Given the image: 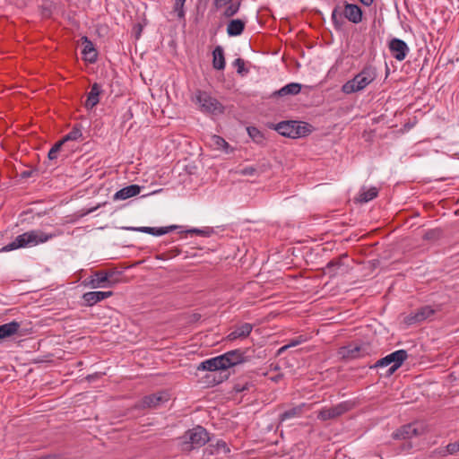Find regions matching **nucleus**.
Masks as SVG:
<instances>
[{
	"instance_id": "nucleus-47",
	"label": "nucleus",
	"mask_w": 459,
	"mask_h": 459,
	"mask_svg": "<svg viewBox=\"0 0 459 459\" xmlns=\"http://www.w3.org/2000/svg\"><path fill=\"white\" fill-rule=\"evenodd\" d=\"M34 173H36L35 169H28L21 172H17V176L20 177L22 179H26L32 177Z\"/></svg>"
},
{
	"instance_id": "nucleus-31",
	"label": "nucleus",
	"mask_w": 459,
	"mask_h": 459,
	"mask_svg": "<svg viewBox=\"0 0 459 459\" xmlns=\"http://www.w3.org/2000/svg\"><path fill=\"white\" fill-rule=\"evenodd\" d=\"M82 126L80 124H75L72 130L65 134L61 140L65 143L68 141H76L78 139L82 138Z\"/></svg>"
},
{
	"instance_id": "nucleus-53",
	"label": "nucleus",
	"mask_w": 459,
	"mask_h": 459,
	"mask_svg": "<svg viewBox=\"0 0 459 459\" xmlns=\"http://www.w3.org/2000/svg\"><path fill=\"white\" fill-rule=\"evenodd\" d=\"M180 253H181V249H179L178 247H173L168 251L169 257H175V256L178 255Z\"/></svg>"
},
{
	"instance_id": "nucleus-21",
	"label": "nucleus",
	"mask_w": 459,
	"mask_h": 459,
	"mask_svg": "<svg viewBox=\"0 0 459 459\" xmlns=\"http://www.w3.org/2000/svg\"><path fill=\"white\" fill-rule=\"evenodd\" d=\"M101 92V86L99 83L94 82L91 87V91L87 95V100L84 104L87 109L93 108L100 102L99 97Z\"/></svg>"
},
{
	"instance_id": "nucleus-52",
	"label": "nucleus",
	"mask_w": 459,
	"mask_h": 459,
	"mask_svg": "<svg viewBox=\"0 0 459 459\" xmlns=\"http://www.w3.org/2000/svg\"><path fill=\"white\" fill-rule=\"evenodd\" d=\"M202 316L199 313H193L188 316L187 323L195 324L201 319Z\"/></svg>"
},
{
	"instance_id": "nucleus-50",
	"label": "nucleus",
	"mask_w": 459,
	"mask_h": 459,
	"mask_svg": "<svg viewBox=\"0 0 459 459\" xmlns=\"http://www.w3.org/2000/svg\"><path fill=\"white\" fill-rule=\"evenodd\" d=\"M233 0H214V6L216 10H219L224 6H226L228 4L232 2Z\"/></svg>"
},
{
	"instance_id": "nucleus-4",
	"label": "nucleus",
	"mask_w": 459,
	"mask_h": 459,
	"mask_svg": "<svg viewBox=\"0 0 459 459\" xmlns=\"http://www.w3.org/2000/svg\"><path fill=\"white\" fill-rule=\"evenodd\" d=\"M121 275L122 272L116 269L100 270L91 275L89 284L93 289L114 287L120 281Z\"/></svg>"
},
{
	"instance_id": "nucleus-44",
	"label": "nucleus",
	"mask_w": 459,
	"mask_h": 459,
	"mask_svg": "<svg viewBox=\"0 0 459 459\" xmlns=\"http://www.w3.org/2000/svg\"><path fill=\"white\" fill-rule=\"evenodd\" d=\"M254 385L252 384H249V383H246V384H236L233 387L234 391L236 393H242V392H245V391H248L250 387H253Z\"/></svg>"
},
{
	"instance_id": "nucleus-27",
	"label": "nucleus",
	"mask_w": 459,
	"mask_h": 459,
	"mask_svg": "<svg viewBox=\"0 0 459 459\" xmlns=\"http://www.w3.org/2000/svg\"><path fill=\"white\" fill-rule=\"evenodd\" d=\"M305 406H306L305 403H301L299 405H297L295 407H292V408L285 411L284 412L280 414V416H279L280 421L282 422L286 420L301 416L304 412Z\"/></svg>"
},
{
	"instance_id": "nucleus-48",
	"label": "nucleus",
	"mask_w": 459,
	"mask_h": 459,
	"mask_svg": "<svg viewBox=\"0 0 459 459\" xmlns=\"http://www.w3.org/2000/svg\"><path fill=\"white\" fill-rule=\"evenodd\" d=\"M306 341H307V338L304 335H299L297 338L290 340L288 344L290 348V347H295L297 345H299Z\"/></svg>"
},
{
	"instance_id": "nucleus-12",
	"label": "nucleus",
	"mask_w": 459,
	"mask_h": 459,
	"mask_svg": "<svg viewBox=\"0 0 459 459\" xmlns=\"http://www.w3.org/2000/svg\"><path fill=\"white\" fill-rule=\"evenodd\" d=\"M169 399V394L166 391L158 392L155 394L145 395L142 399V407L143 408H157L161 403L168 402Z\"/></svg>"
},
{
	"instance_id": "nucleus-30",
	"label": "nucleus",
	"mask_w": 459,
	"mask_h": 459,
	"mask_svg": "<svg viewBox=\"0 0 459 459\" xmlns=\"http://www.w3.org/2000/svg\"><path fill=\"white\" fill-rule=\"evenodd\" d=\"M332 21H333L334 29L336 30H342V27H343L345 22H344V18H343V13H342V12H340V6H338V5L335 6L333 10Z\"/></svg>"
},
{
	"instance_id": "nucleus-33",
	"label": "nucleus",
	"mask_w": 459,
	"mask_h": 459,
	"mask_svg": "<svg viewBox=\"0 0 459 459\" xmlns=\"http://www.w3.org/2000/svg\"><path fill=\"white\" fill-rule=\"evenodd\" d=\"M213 232H214V230L212 228L206 227L202 230L193 228V229L184 230V231H180L179 233L180 234H191V235L195 234V235L202 236V237H210Z\"/></svg>"
},
{
	"instance_id": "nucleus-17",
	"label": "nucleus",
	"mask_w": 459,
	"mask_h": 459,
	"mask_svg": "<svg viewBox=\"0 0 459 459\" xmlns=\"http://www.w3.org/2000/svg\"><path fill=\"white\" fill-rule=\"evenodd\" d=\"M221 358L225 364L226 370L245 362L241 355V349L227 351L224 354H221Z\"/></svg>"
},
{
	"instance_id": "nucleus-36",
	"label": "nucleus",
	"mask_w": 459,
	"mask_h": 459,
	"mask_svg": "<svg viewBox=\"0 0 459 459\" xmlns=\"http://www.w3.org/2000/svg\"><path fill=\"white\" fill-rule=\"evenodd\" d=\"M186 0H175L173 11L177 13L178 20H185L186 13L184 5Z\"/></svg>"
},
{
	"instance_id": "nucleus-8",
	"label": "nucleus",
	"mask_w": 459,
	"mask_h": 459,
	"mask_svg": "<svg viewBox=\"0 0 459 459\" xmlns=\"http://www.w3.org/2000/svg\"><path fill=\"white\" fill-rule=\"evenodd\" d=\"M371 351L372 348L368 342H362L360 344L351 342L346 346L341 347L339 354L343 359H355L369 355Z\"/></svg>"
},
{
	"instance_id": "nucleus-6",
	"label": "nucleus",
	"mask_w": 459,
	"mask_h": 459,
	"mask_svg": "<svg viewBox=\"0 0 459 459\" xmlns=\"http://www.w3.org/2000/svg\"><path fill=\"white\" fill-rule=\"evenodd\" d=\"M193 100L200 105L203 112L211 114H221L224 112L222 104L206 91L197 90Z\"/></svg>"
},
{
	"instance_id": "nucleus-42",
	"label": "nucleus",
	"mask_w": 459,
	"mask_h": 459,
	"mask_svg": "<svg viewBox=\"0 0 459 459\" xmlns=\"http://www.w3.org/2000/svg\"><path fill=\"white\" fill-rule=\"evenodd\" d=\"M240 174L243 176H258L260 174V169L257 167H246L240 170Z\"/></svg>"
},
{
	"instance_id": "nucleus-28",
	"label": "nucleus",
	"mask_w": 459,
	"mask_h": 459,
	"mask_svg": "<svg viewBox=\"0 0 459 459\" xmlns=\"http://www.w3.org/2000/svg\"><path fill=\"white\" fill-rule=\"evenodd\" d=\"M312 126L307 122L295 121L294 139L305 137L312 132Z\"/></svg>"
},
{
	"instance_id": "nucleus-41",
	"label": "nucleus",
	"mask_w": 459,
	"mask_h": 459,
	"mask_svg": "<svg viewBox=\"0 0 459 459\" xmlns=\"http://www.w3.org/2000/svg\"><path fill=\"white\" fill-rule=\"evenodd\" d=\"M233 65L237 67L238 74L244 75L248 73V69L245 68V61L242 58H237Z\"/></svg>"
},
{
	"instance_id": "nucleus-55",
	"label": "nucleus",
	"mask_w": 459,
	"mask_h": 459,
	"mask_svg": "<svg viewBox=\"0 0 459 459\" xmlns=\"http://www.w3.org/2000/svg\"><path fill=\"white\" fill-rule=\"evenodd\" d=\"M99 377V374L98 373H95V374H92V375H89L86 377V379L91 382L92 381L93 379L95 378H98Z\"/></svg>"
},
{
	"instance_id": "nucleus-38",
	"label": "nucleus",
	"mask_w": 459,
	"mask_h": 459,
	"mask_svg": "<svg viewBox=\"0 0 459 459\" xmlns=\"http://www.w3.org/2000/svg\"><path fill=\"white\" fill-rule=\"evenodd\" d=\"M178 228H179V226H177V225H171V226H168V227H160V228L152 227V231L151 232V235L162 236L164 234L171 232L172 230H174Z\"/></svg>"
},
{
	"instance_id": "nucleus-37",
	"label": "nucleus",
	"mask_w": 459,
	"mask_h": 459,
	"mask_svg": "<svg viewBox=\"0 0 459 459\" xmlns=\"http://www.w3.org/2000/svg\"><path fill=\"white\" fill-rule=\"evenodd\" d=\"M221 374H222V372H221ZM230 377V374H224L223 376L221 375L219 378H216L215 377L213 376H211V375H206L205 376V378H206V383L208 384V385H211V386H214L218 384H221L222 383L224 380H227Z\"/></svg>"
},
{
	"instance_id": "nucleus-29",
	"label": "nucleus",
	"mask_w": 459,
	"mask_h": 459,
	"mask_svg": "<svg viewBox=\"0 0 459 459\" xmlns=\"http://www.w3.org/2000/svg\"><path fill=\"white\" fill-rule=\"evenodd\" d=\"M377 195L378 189L377 187L373 186L368 190L363 187L357 198V201L359 203H368L376 198Z\"/></svg>"
},
{
	"instance_id": "nucleus-16",
	"label": "nucleus",
	"mask_w": 459,
	"mask_h": 459,
	"mask_svg": "<svg viewBox=\"0 0 459 459\" xmlns=\"http://www.w3.org/2000/svg\"><path fill=\"white\" fill-rule=\"evenodd\" d=\"M269 128L277 131L282 136L294 139L295 120H285L278 124H271Z\"/></svg>"
},
{
	"instance_id": "nucleus-32",
	"label": "nucleus",
	"mask_w": 459,
	"mask_h": 459,
	"mask_svg": "<svg viewBox=\"0 0 459 459\" xmlns=\"http://www.w3.org/2000/svg\"><path fill=\"white\" fill-rule=\"evenodd\" d=\"M247 134L249 137L256 143L258 144H264V135L263 132H261L257 127L255 126H248L247 128Z\"/></svg>"
},
{
	"instance_id": "nucleus-34",
	"label": "nucleus",
	"mask_w": 459,
	"mask_h": 459,
	"mask_svg": "<svg viewBox=\"0 0 459 459\" xmlns=\"http://www.w3.org/2000/svg\"><path fill=\"white\" fill-rule=\"evenodd\" d=\"M228 4L229 5L225 8L223 12V16L226 18H230L238 12L240 8V1H232Z\"/></svg>"
},
{
	"instance_id": "nucleus-3",
	"label": "nucleus",
	"mask_w": 459,
	"mask_h": 459,
	"mask_svg": "<svg viewBox=\"0 0 459 459\" xmlns=\"http://www.w3.org/2000/svg\"><path fill=\"white\" fill-rule=\"evenodd\" d=\"M376 77V68L371 65H367L351 80H349L342 85V91L346 94L359 91L372 82Z\"/></svg>"
},
{
	"instance_id": "nucleus-14",
	"label": "nucleus",
	"mask_w": 459,
	"mask_h": 459,
	"mask_svg": "<svg viewBox=\"0 0 459 459\" xmlns=\"http://www.w3.org/2000/svg\"><path fill=\"white\" fill-rule=\"evenodd\" d=\"M196 368H197V370H202V371L205 370V371H211V372L219 371V370L226 371L225 364L223 363L221 355L214 357V358H211L209 359H206V360L201 362L197 366Z\"/></svg>"
},
{
	"instance_id": "nucleus-39",
	"label": "nucleus",
	"mask_w": 459,
	"mask_h": 459,
	"mask_svg": "<svg viewBox=\"0 0 459 459\" xmlns=\"http://www.w3.org/2000/svg\"><path fill=\"white\" fill-rule=\"evenodd\" d=\"M442 236V230L440 229H432L428 230L422 237L424 240L435 241L440 238Z\"/></svg>"
},
{
	"instance_id": "nucleus-58",
	"label": "nucleus",
	"mask_w": 459,
	"mask_h": 459,
	"mask_svg": "<svg viewBox=\"0 0 459 459\" xmlns=\"http://www.w3.org/2000/svg\"><path fill=\"white\" fill-rule=\"evenodd\" d=\"M459 2V0H457Z\"/></svg>"
},
{
	"instance_id": "nucleus-24",
	"label": "nucleus",
	"mask_w": 459,
	"mask_h": 459,
	"mask_svg": "<svg viewBox=\"0 0 459 459\" xmlns=\"http://www.w3.org/2000/svg\"><path fill=\"white\" fill-rule=\"evenodd\" d=\"M253 325L248 323H245L240 326L237 327L234 331H232L228 336V340L234 341L237 339H243L247 337L252 332Z\"/></svg>"
},
{
	"instance_id": "nucleus-57",
	"label": "nucleus",
	"mask_w": 459,
	"mask_h": 459,
	"mask_svg": "<svg viewBox=\"0 0 459 459\" xmlns=\"http://www.w3.org/2000/svg\"><path fill=\"white\" fill-rule=\"evenodd\" d=\"M282 377V374H279L272 378L273 381L277 382Z\"/></svg>"
},
{
	"instance_id": "nucleus-15",
	"label": "nucleus",
	"mask_w": 459,
	"mask_h": 459,
	"mask_svg": "<svg viewBox=\"0 0 459 459\" xmlns=\"http://www.w3.org/2000/svg\"><path fill=\"white\" fill-rule=\"evenodd\" d=\"M420 433L416 428L415 423H409L402 426L392 434L394 439H410L412 437L419 436Z\"/></svg>"
},
{
	"instance_id": "nucleus-49",
	"label": "nucleus",
	"mask_w": 459,
	"mask_h": 459,
	"mask_svg": "<svg viewBox=\"0 0 459 459\" xmlns=\"http://www.w3.org/2000/svg\"><path fill=\"white\" fill-rule=\"evenodd\" d=\"M143 30V25L141 24V23H136L134 25L133 27V33L134 35V38L135 39H139L141 35H142V31Z\"/></svg>"
},
{
	"instance_id": "nucleus-51",
	"label": "nucleus",
	"mask_w": 459,
	"mask_h": 459,
	"mask_svg": "<svg viewBox=\"0 0 459 459\" xmlns=\"http://www.w3.org/2000/svg\"><path fill=\"white\" fill-rule=\"evenodd\" d=\"M127 230L148 233V234H151V232L152 231V227H139V228L131 227V228H127Z\"/></svg>"
},
{
	"instance_id": "nucleus-10",
	"label": "nucleus",
	"mask_w": 459,
	"mask_h": 459,
	"mask_svg": "<svg viewBox=\"0 0 459 459\" xmlns=\"http://www.w3.org/2000/svg\"><path fill=\"white\" fill-rule=\"evenodd\" d=\"M436 313V310L429 305L422 306L415 310V312L411 313L404 318V323L408 325H411L414 324H419L426 319L431 317Z\"/></svg>"
},
{
	"instance_id": "nucleus-18",
	"label": "nucleus",
	"mask_w": 459,
	"mask_h": 459,
	"mask_svg": "<svg viewBox=\"0 0 459 459\" xmlns=\"http://www.w3.org/2000/svg\"><path fill=\"white\" fill-rule=\"evenodd\" d=\"M113 296V291H89L82 295L85 306L92 307L98 302Z\"/></svg>"
},
{
	"instance_id": "nucleus-25",
	"label": "nucleus",
	"mask_w": 459,
	"mask_h": 459,
	"mask_svg": "<svg viewBox=\"0 0 459 459\" xmlns=\"http://www.w3.org/2000/svg\"><path fill=\"white\" fill-rule=\"evenodd\" d=\"M226 62L224 56V50L221 46H216L212 51V66L216 70H223Z\"/></svg>"
},
{
	"instance_id": "nucleus-5",
	"label": "nucleus",
	"mask_w": 459,
	"mask_h": 459,
	"mask_svg": "<svg viewBox=\"0 0 459 459\" xmlns=\"http://www.w3.org/2000/svg\"><path fill=\"white\" fill-rule=\"evenodd\" d=\"M407 358L408 353L405 350H398L378 359L370 368H384L391 365L385 374V377H390L403 364Z\"/></svg>"
},
{
	"instance_id": "nucleus-40",
	"label": "nucleus",
	"mask_w": 459,
	"mask_h": 459,
	"mask_svg": "<svg viewBox=\"0 0 459 459\" xmlns=\"http://www.w3.org/2000/svg\"><path fill=\"white\" fill-rule=\"evenodd\" d=\"M241 355L245 362L250 361L255 357L261 358L260 354H255V350L253 348L241 349Z\"/></svg>"
},
{
	"instance_id": "nucleus-13",
	"label": "nucleus",
	"mask_w": 459,
	"mask_h": 459,
	"mask_svg": "<svg viewBox=\"0 0 459 459\" xmlns=\"http://www.w3.org/2000/svg\"><path fill=\"white\" fill-rule=\"evenodd\" d=\"M342 13L343 18L352 23L358 24L362 21L363 12L358 4L345 3Z\"/></svg>"
},
{
	"instance_id": "nucleus-56",
	"label": "nucleus",
	"mask_w": 459,
	"mask_h": 459,
	"mask_svg": "<svg viewBox=\"0 0 459 459\" xmlns=\"http://www.w3.org/2000/svg\"><path fill=\"white\" fill-rule=\"evenodd\" d=\"M362 4L366 5V6H369L372 4V3L374 2V0H359Z\"/></svg>"
},
{
	"instance_id": "nucleus-2",
	"label": "nucleus",
	"mask_w": 459,
	"mask_h": 459,
	"mask_svg": "<svg viewBox=\"0 0 459 459\" xmlns=\"http://www.w3.org/2000/svg\"><path fill=\"white\" fill-rule=\"evenodd\" d=\"M55 235L48 234L42 230H30L18 235L13 241L3 247L4 251H11L17 248L26 247L28 246H36L45 243L51 239Z\"/></svg>"
},
{
	"instance_id": "nucleus-26",
	"label": "nucleus",
	"mask_w": 459,
	"mask_h": 459,
	"mask_svg": "<svg viewBox=\"0 0 459 459\" xmlns=\"http://www.w3.org/2000/svg\"><path fill=\"white\" fill-rule=\"evenodd\" d=\"M20 328V324L16 321H12L7 324L0 325V341L9 338L15 334Z\"/></svg>"
},
{
	"instance_id": "nucleus-19",
	"label": "nucleus",
	"mask_w": 459,
	"mask_h": 459,
	"mask_svg": "<svg viewBox=\"0 0 459 459\" xmlns=\"http://www.w3.org/2000/svg\"><path fill=\"white\" fill-rule=\"evenodd\" d=\"M83 49L82 54L83 55V59L90 64L96 63L98 59V52L94 48L93 43L88 39V37L83 36L82 38Z\"/></svg>"
},
{
	"instance_id": "nucleus-23",
	"label": "nucleus",
	"mask_w": 459,
	"mask_h": 459,
	"mask_svg": "<svg viewBox=\"0 0 459 459\" xmlns=\"http://www.w3.org/2000/svg\"><path fill=\"white\" fill-rule=\"evenodd\" d=\"M246 28V22L241 19H232L228 22L227 33L230 37H237L243 33Z\"/></svg>"
},
{
	"instance_id": "nucleus-20",
	"label": "nucleus",
	"mask_w": 459,
	"mask_h": 459,
	"mask_svg": "<svg viewBox=\"0 0 459 459\" xmlns=\"http://www.w3.org/2000/svg\"><path fill=\"white\" fill-rule=\"evenodd\" d=\"M302 85L298 82H290L278 91H273L270 98H280L287 95H297L300 92Z\"/></svg>"
},
{
	"instance_id": "nucleus-46",
	"label": "nucleus",
	"mask_w": 459,
	"mask_h": 459,
	"mask_svg": "<svg viewBox=\"0 0 459 459\" xmlns=\"http://www.w3.org/2000/svg\"><path fill=\"white\" fill-rule=\"evenodd\" d=\"M446 452L450 455H454L459 452V440L455 443H450L446 446Z\"/></svg>"
},
{
	"instance_id": "nucleus-7",
	"label": "nucleus",
	"mask_w": 459,
	"mask_h": 459,
	"mask_svg": "<svg viewBox=\"0 0 459 459\" xmlns=\"http://www.w3.org/2000/svg\"><path fill=\"white\" fill-rule=\"evenodd\" d=\"M354 407V403L351 401H344L332 407H325L317 413V420L326 421L330 420H336L344 413L351 411Z\"/></svg>"
},
{
	"instance_id": "nucleus-43",
	"label": "nucleus",
	"mask_w": 459,
	"mask_h": 459,
	"mask_svg": "<svg viewBox=\"0 0 459 459\" xmlns=\"http://www.w3.org/2000/svg\"><path fill=\"white\" fill-rule=\"evenodd\" d=\"M212 142L218 148L228 149L230 147V144L224 140V138L219 135H213Z\"/></svg>"
},
{
	"instance_id": "nucleus-1",
	"label": "nucleus",
	"mask_w": 459,
	"mask_h": 459,
	"mask_svg": "<svg viewBox=\"0 0 459 459\" xmlns=\"http://www.w3.org/2000/svg\"><path fill=\"white\" fill-rule=\"evenodd\" d=\"M178 439L181 451L189 453L206 445L210 441V437L205 428L196 425L186 430Z\"/></svg>"
},
{
	"instance_id": "nucleus-45",
	"label": "nucleus",
	"mask_w": 459,
	"mask_h": 459,
	"mask_svg": "<svg viewBox=\"0 0 459 459\" xmlns=\"http://www.w3.org/2000/svg\"><path fill=\"white\" fill-rule=\"evenodd\" d=\"M215 449L217 453L223 452L224 454H227L230 451L226 442L223 440L217 441Z\"/></svg>"
},
{
	"instance_id": "nucleus-11",
	"label": "nucleus",
	"mask_w": 459,
	"mask_h": 459,
	"mask_svg": "<svg viewBox=\"0 0 459 459\" xmlns=\"http://www.w3.org/2000/svg\"><path fill=\"white\" fill-rule=\"evenodd\" d=\"M388 48L391 55L398 61L404 60L410 51L406 42L397 38L390 39Z\"/></svg>"
},
{
	"instance_id": "nucleus-22",
	"label": "nucleus",
	"mask_w": 459,
	"mask_h": 459,
	"mask_svg": "<svg viewBox=\"0 0 459 459\" xmlns=\"http://www.w3.org/2000/svg\"><path fill=\"white\" fill-rule=\"evenodd\" d=\"M141 186L138 185H130L118 190L113 196L114 200H126L139 195Z\"/></svg>"
},
{
	"instance_id": "nucleus-35",
	"label": "nucleus",
	"mask_w": 459,
	"mask_h": 459,
	"mask_svg": "<svg viewBox=\"0 0 459 459\" xmlns=\"http://www.w3.org/2000/svg\"><path fill=\"white\" fill-rule=\"evenodd\" d=\"M64 142L62 140L57 141L49 150L48 158L49 160L57 159V154L63 151Z\"/></svg>"
},
{
	"instance_id": "nucleus-9",
	"label": "nucleus",
	"mask_w": 459,
	"mask_h": 459,
	"mask_svg": "<svg viewBox=\"0 0 459 459\" xmlns=\"http://www.w3.org/2000/svg\"><path fill=\"white\" fill-rule=\"evenodd\" d=\"M348 259V255L342 254L337 257L330 260L325 267L323 269L325 274H327L330 278H333L340 273H344L348 271L349 266L345 264V260Z\"/></svg>"
},
{
	"instance_id": "nucleus-54",
	"label": "nucleus",
	"mask_w": 459,
	"mask_h": 459,
	"mask_svg": "<svg viewBox=\"0 0 459 459\" xmlns=\"http://www.w3.org/2000/svg\"><path fill=\"white\" fill-rule=\"evenodd\" d=\"M290 348L289 344H286L282 347H281L278 351H277V355H281L282 352H285V351H287L288 349Z\"/></svg>"
}]
</instances>
